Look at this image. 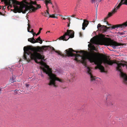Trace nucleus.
Here are the masks:
<instances>
[{"instance_id":"c756f323","label":"nucleus","mask_w":127,"mask_h":127,"mask_svg":"<svg viewBox=\"0 0 127 127\" xmlns=\"http://www.w3.org/2000/svg\"><path fill=\"white\" fill-rule=\"evenodd\" d=\"M32 34L33 36H34L35 35H36V33L35 32L34 33L33 32Z\"/></svg>"},{"instance_id":"5701e85b","label":"nucleus","mask_w":127,"mask_h":127,"mask_svg":"<svg viewBox=\"0 0 127 127\" xmlns=\"http://www.w3.org/2000/svg\"><path fill=\"white\" fill-rule=\"evenodd\" d=\"M6 7L5 6H3V7L2 10H4L6 9Z\"/></svg>"},{"instance_id":"7ed1b4c3","label":"nucleus","mask_w":127,"mask_h":127,"mask_svg":"<svg viewBox=\"0 0 127 127\" xmlns=\"http://www.w3.org/2000/svg\"><path fill=\"white\" fill-rule=\"evenodd\" d=\"M65 51H66L65 53L66 54V57L67 56L68 57L75 56V60L78 62H81L84 65H86V60L87 59V56L90 53H89L87 56H86L85 55L82 56L79 54H76L72 53V52H76V53H79L83 54L84 53V51H75L73 50L72 48H70L66 50Z\"/></svg>"},{"instance_id":"b1692460","label":"nucleus","mask_w":127,"mask_h":127,"mask_svg":"<svg viewBox=\"0 0 127 127\" xmlns=\"http://www.w3.org/2000/svg\"><path fill=\"white\" fill-rule=\"evenodd\" d=\"M25 85H26V86L27 88H28L29 86V84H26Z\"/></svg>"},{"instance_id":"a211bd4d","label":"nucleus","mask_w":127,"mask_h":127,"mask_svg":"<svg viewBox=\"0 0 127 127\" xmlns=\"http://www.w3.org/2000/svg\"><path fill=\"white\" fill-rule=\"evenodd\" d=\"M10 81L11 83H13L15 81V79L12 76L11 78L10 79Z\"/></svg>"},{"instance_id":"423d86ee","label":"nucleus","mask_w":127,"mask_h":127,"mask_svg":"<svg viewBox=\"0 0 127 127\" xmlns=\"http://www.w3.org/2000/svg\"><path fill=\"white\" fill-rule=\"evenodd\" d=\"M127 26V21L122 24L117 25H116L112 27H108L104 25H101L100 24H98L97 26V28L99 29H100L101 30L104 32L108 31V30L109 29L111 28V29H115L116 28H124L125 27Z\"/></svg>"},{"instance_id":"39448f33","label":"nucleus","mask_w":127,"mask_h":127,"mask_svg":"<svg viewBox=\"0 0 127 127\" xmlns=\"http://www.w3.org/2000/svg\"><path fill=\"white\" fill-rule=\"evenodd\" d=\"M95 43L96 44H103L107 45L112 46L114 48H115L116 46L123 45L122 44L118 43L109 38H101L98 41H95Z\"/></svg>"},{"instance_id":"2f4dec72","label":"nucleus","mask_w":127,"mask_h":127,"mask_svg":"<svg viewBox=\"0 0 127 127\" xmlns=\"http://www.w3.org/2000/svg\"><path fill=\"white\" fill-rule=\"evenodd\" d=\"M40 33L39 32H38L36 34V35H37L39 34Z\"/></svg>"},{"instance_id":"0eeeda50","label":"nucleus","mask_w":127,"mask_h":127,"mask_svg":"<svg viewBox=\"0 0 127 127\" xmlns=\"http://www.w3.org/2000/svg\"><path fill=\"white\" fill-rule=\"evenodd\" d=\"M119 2H120L118 5L117 6V5H116L114 7V9L112 10L111 12H109L106 17L104 18V22H106L107 24L108 25V22L107 21H106V20H107L109 17L112 16L113 14L116 12L117 10L120 8V6L122 5H126V3L124 0H118V2L117 5L118 4Z\"/></svg>"},{"instance_id":"cd10ccee","label":"nucleus","mask_w":127,"mask_h":127,"mask_svg":"<svg viewBox=\"0 0 127 127\" xmlns=\"http://www.w3.org/2000/svg\"><path fill=\"white\" fill-rule=\"evenodd\" d=\"M67 19L68 20H69V22H70V18H69V17H67Z\"/></svg>"},{"instance_id":"4468645a","label":"nucleus","mask_w":127,"mask_h":127,"mask_svg":"<svg viewBox=\"0 0 127 127\" xmlns=\"http://www.w3.org/2000/svg\"><path fill=\"white\" fill-rule=\"evenodd\" d=\"M121 74L122 77L123 78V82L124 83L127 84V76L126 74L122 72V70L121 72H120Z\"/></svg>"},{"instance_id":"f704fd0d","label":"nucleus","mask_w":127,"mask_h":127,"mask_svg":"<svg viewBox=\"0 0 127 127\" xmlns=\"http://www.w3.org/2000/svg\"><path fill=\"white\" fill-rule=\"evenodd\" d=\"M80 36H82V33L81 32H80Z\"/></svg>"},{"instance_id":"58836bf2","label":"nucleus","mask_w":127,"mask_h":127,"mask_svg":"<svg viewBox=\"0 0 127 127\" xmlns=\"http://www.w3.org/2000/svg\"><path fill=\"white\" fill-rule=\"evenodd\" d=\"M59 15L61 16H62V17H63V16L62 15Z\"/></svg>"},{"instance_id":"a18cd8bd","label":"nucleus","mask_w":127,"mask_h":127,"mask_svg":"<svg viewBox=\"0 0 127 127\" xmlns=\"http://www.w3.org/2000/svg\"><path fill=\"white\" fill-rule=\"evenodd\" d=\"M124 63H126V62H125V61H124Z\"/></svg>"},{"instance_id":"37998d69","label":"nucleus","mask_w":127,"mask_h":127,"mask_svg":"<svg viewBox=\"0 0 127 127\" xmlns=\"http://www.w3.org/2000/svg\"><path fill=\"white\" fill-rule=\"evenodd\" d=\"M50 32L49 31H47V32Z\"/></svg>"},{"instance_id":"c9c22d12","label":"nucleus","mask_w":127,"mask_h":127,"mask_svg":"<svg viewBox=\"0 0 127 127\" xmlns=\"http://www.w3.org/2000/svg\"><path fill=\"white\" fill-rule=\"evenodd\" d=\"M76 8H77V6H76L75 7V8L74 9L75 10H76Z\"/></svg>"},{"instance_id":"c03bdc74","label":"nucleus","mask_w":127,"mask_h":127,"mask_svg":"<svg viewBox=\"0 0 127 127\" xmlns=\"http://www.w3.org/2000/svg\"><path fill=\"white\" fill-rule=\"evenodd\" d=\"M1 89H0V92L1 91Z\"/></svg>"},{"instance_id":"20e7f679","label":"nucleus","mask_w":127,"mask_h":127,"mask_svg":"<svg viewBox=\"0 0 127 127\" xmlns=\"http://www.w3.org/2000/svg\"><path fill=\"white\" fill-rule=\"evenodd\" d=\"M42 69L43 71L47 74L49 76L48 79L50 81L48 85L49 86H53L54 87H57V85L56 84L55 82L56 80L61 82H63V80L57 77L55 75L52 73V69L49 68V66L46 65L44 68H43Z\"/></svg>"},{"instance_id":"79ce46f5","label":"nucleus","mask_w":127,"mask_h":127,"mask_svg":"<svg viewBox=\"0 0 127 127\" xmlns=\"http://www.w3.org/2000/svg\"><path fill=\"white\" fill-rule=\"evenodd\" d=\"M102 0H99V2H101Z\"/></svg>"},{"instance_id":"2eb2a0df","label":"nucleus","mask_w":127,"mask_h":127,"mask_svg":"<svg viewBox=\"0 0 127 127\" xmlns=\"http://www.w3.org/2000/svg\"><path fill=\"white\" fill-rule=\"evenodd\" d=\"M89 24V21L86 20H84V22L82 24V29L84 30L85 28L87 27Z\"/></svg>"},{"instance_id":"4c0bfd02","label":"nucleus","mask_w":127,"mask_h":127,"mask_svg":"<svg viewBox=\"0 0 127 127\" xmlns=\"http://www.w3.org/2000/svg\"><path fill=\"white\" fill-rule=\"evenodd\" d=\"M52 7L53 8L54 7V6L53 5V4H52Z\"/></svg>"},{"instance_id":"aec40b11","label":"nucleus","mask_w":127,"mask_h":127,"mask_svg":"<svg viewBox=\"0 0 127 127\" xmlns=\"http://www.w3.org/2000/svg\"><path fill=\"white\" fill-rule=\"evenodd\" d=\"M30 28V27H28L27 29H28V32H31L32 33H33V29H32L31 31H29V28Z\"/></svg>"},{"instance_id":"dca6fc26","label":"nucleus","mask_w":127,"mask_h":127,"mask_svg":"<svg viewBox=\"0 0 127 127\" xmlns=\"http://www.w3.org/2000/svg\"><path fill=\"white\" fill-rule=\"evenodd\" d=\"M12 0H11L12 1ZM1 1H4V3L6 5H9V6H10L11 7H12V5L11 4V1H10L11 0H1ZM13 4V3H12ZM13 7H14L13 6Z\"/></svg>"},{"instance_id":"f3484780","label":"nucleus","mask_w":127,"mask_h":127,"mask_svg":"<svg viewBox=\"0 0 127 127\" xmlns=\"http://www.w3.org/2000/svg\"><path fill=\"white\" fill-rule=\"evenodd\" d=\"M88 47L89 48H91L92 50L96 51V48L94 45H92L91 44H89L88 45Z\"/></svg>"},{"instance_id":"f257e3e1","label":"nucleus","mask_w":127,"mask_h":127,"mask_svg":"<svg viewBox=\"0 0 127 127\" xmlns=\"http://www.w3.org/2000/svg\"><path fill=\"white\" fill-rule=\"evenodd\" d=\"M103 56L102 54L97 53H89L87 57V58L91 63H94L95 64L97 65L95 67V69H99L101 72H105L104 68L101 64L102 63L105 65H112L113 64H116L117 65L116 67L117 70L120 72L122 71V66H126L127 65L126 64H123L121 63V61H116V60H112L110 59L106 58L102 59L101 56Z\"/></svg>"},{"instance_id":"9b49d317","label":"nucleus","mask_w":127,"mask_h":127,"mask_svg":"<svg viewBox=\"0 0 127 127\" xmlns=\"http://www.w3.org/2000/svg\"><path fill=\"white\" fill-rule=\"evenodd\" d=\"M87 72L89 74L90 77L91 81V82H94L96 81V77L95 76H94L91 73V70L90 68L88 67H87Z\"/></svg>"},{"instance_id":"a878e982","label":"nucleus","mask_w":127,"mask_h":127,"mask_svg":"<svg viewBox=\"0 0 127 127\" xmlns=\"http://www.w3.org/2000/svg\"><path fill=\"white\" fill-rule=\"evenodd\" d=\"M64 17H65L63 18V19L64 20H65L66 19H67V17H66V16H65Z\"/></svg>"},{"instance_id":"7c9ffc66","label":"nucleus","mask_w":127,"mask_h":127,"mask_svg":"<svg viewBox=\"0 0 127 127\" xmlns=\"http://www.w3.org/2000/svg\"><path fill=\"white\" fill-rule=\"evenodd\" d=\"M70 22H69V24H68L67 25V27H69L70 26Z\"/></svg>"},{"instance_id":"ea45409f","label":"nucleus","mask_w":127,"mask_h":127,"mask_svg":"<svg viewBox=\"0 0 127 127\" xmlns=\"http://www.w3.org/2000/svg\"><path fill=\"white\" fill-rule=\"evenodd\" d=\"M38 32H39V33H40L41 32V31H39Z\"/></svg>"},{"instance_id":"f8f14e48","label":"nucleus","mask_w":127,"mask_h":127,"mask_svg":"<svg viewBox=\"0 0 127 127\" xmlns=\"http://www.w3.org/2000/svg\"><path fill=\"white\" fill-rule=\"evenodd\" d=\"M106 97L105 105L107 106H110L112 105L114 103L112 100L109 98V96H107Z\"/></svg>"},{"instance_id":"4be33fe9","label":"nucleus","mask_w":127,"mask_h":127,"mask_svg":"<svg viewBox=\"0 0 127 127\" xmlns=\"http://www.w3.org/2000/svg\"><path fill=\"white\" fill-rule=\"evenodd\" d=\"M90 0L91 3H92L93 2H95L97 1V0Z\"/></svg>"},{"instance_id":"6e6552de","label":"nucleus","mask_w":127,"mask_h":127,"mask_svg":"<svg viewBox=\"0 0 127 127\" xmlns=\"http://www.w3.org/2000/svg\"><path fill=\"white\" fill-rule=\"evenodd\" d=\"M74 32L72 30H68L62 36L60 37L59 39L60 40L67 41L70 38H72L74 36Z\"/></svg>"},{"instance_id":"72a5a7b5","label":"nucleus","mask_w":127,"mask_h":127,"mask_svg":"<svg viewBox=\"0 0 127 127\" xmlns=\"http://www.w3.org/2000/svg\"><path fill=\"white\" fill-rule=\"evenodd\" d=\"M42 30V28H40L39 29V31H41Z\"/></svg>"},{"instance_id":"473e14b6","label":"nucleus","mask_w":127,"mask_h":127,"mask_svg":"<svg viewBox=\"0 0 127 127\" xmlns=\"http://www.w3.org/2000/svg\"><path fill=\"white\" fill-rule=\"evenodd\" d=\"M42 30V28H40L39 29V31H41Z\"/></svg>"},{"instance_id":"1a4fd4ad","label":"nucleus","mask_w":127,"mask_h":127,"mask_svg":"<svg viewBox=\"0 0 127 127\" xmlns=\"http://www.w3.org/2000/svg\"><path fill=\"white\" fill-rule=\"evenodd\" d=\"M44 2L47 9L44 12H42L41 14L43 16L46 17H49L50 14L49 13V9L48 5V4H52V3L51 2V0H45Z\"/></svg>"},{"instance_id":"f03ea898","label":"nucleus","mask_w":127,"mask_h":127,"mask_svg":"<svg viewBox=\"0 0 127 127\" xmlns=\"http://www.w3.org/2000/svg\"><path fill=\"white\" fill-rule=\"evenodd\" d=\"M49 46H43L41 47L37 46L31 49V51L28 50V48L25 46L24 48V54L23 57L24 59L28 62L30 61V58L34 60L35 62L38 63L37 60H44V57L38 52H43V50H46L49 48Z\"/></svg>"},{"instance_id":"a19ab883","label":"nucleus","mask_w":127,"mask_h":127,"mask_svg":"<svg viewBox=\"0 0 127 127\" xmlns=\"http://www.w3.org/2000/svg\"><path fill=\"white\" fill-rule=\"evenodd\" d=\"M1 7L0 6V9L1 8Z\"/></svg>"},{"instance_id":"c85d7f7f","label":"nucleus","mask_w":127,"mask_h":127,"mask_svg":"<svg viewBox=\"0 0 127 127\" xmlns=\"http://www.w3.org/2000/svg\"><path fill=\"white\" fill-rule=\"evenodd\" d=\"M28 27H30V28H29V31H30V28H31L30 25L29 24H28Z\"/></svg>"},{"instance_id":"9d476101","label":"nucleus","mask_w":127,"mask_h":127,"mask_svg":"<svg viewBox=\"0 0 127 127\" xmlns=\"http://www.w3.org/2000/svg\"><path fill=\"white\" fill-rule=\"evenodd\" d=\"M35 40L34 38L33 37L32 38H30L28 39V41L32 43L38 42L41 44L42 43V41L40 38V37H38Z\"/></svg>"},{"instance_id":"6ab92c4d","label":"nucleus","mask_w":127,"mask_h":127,"mask_svg":"<svg viewBox=\"0 0 127 127\" xmlns=\"http://www.w3.org/2000/svg\"><path fill=\"white\" fill-rule=\"evenodd\" d=\"M49 18L51 17L53 18H58L57 17V16H55V15L54 14H53L52 15H51L50 14V16H49Z\"/></svg>"},{"instance_id":"ddd939ff","label":"nucleus","mask_w":127,"mask_h":127,"mask_svg":"<svg viewBox=\"0 0 127 127\" xmlns=\"http://www.w3.org/2000/svg\"><path fill=\"white\" fill-rule=\"evenodd\" d=\"M50 49H51L52 50L54 51H55V52L57 53L58 54L61 55V56H63V57H66V54H62L61 52L60 51H57L55 50V49L52 46H50L49 47Z\"/></svg>"},{"instance_id":"412c9836","label":"nucleus","mask_w":127,"mask_h":127,"mask_svg":"<svg viewBox=\"0 0 127 127\" xmlns=\"http://www.w3.org/2000/svg\"><path fill=\"white\" fill-rule=\"evenodd\" d=\"M19 91V90H16L14 91V94L15 95L17 94H18V92Z\"/></svg>"},{"instance_id":"e433bc0d","label":"nucleus","mask_w":127,"mask_h":127,"mask_svg":"<svg viewBox=\"0 0 127 127\" xmlns=\"http://www.w3.org/2000/svg\"><path fill=\"white\" fill-rule=\"evenodd\" d=\"M41 77H43V75L42 74H41Z\"/></svg>"},{"instance_id":"393cba45","label":"nucleus","mask_w":127,"mask_h":127,"mask_svg":"<svg viewBox=\"0 0 127 127\" xmlns=\"http://www.w3.org/2000/svg\"><path fill=\"white\" fill-rule=\"evenodd\" d=\"M75 16H76L75 14H73V15H71L70 16L71 17H74Z\"/></svg>"},{"instance_id":"bb28decb","label":"nucleus","mask_w":127,"mask_h":127,"mask_svg":"<svg viewBox=\"0 0 127 127\" xmlns=\"http://www.w3.org/2000/svg\"><path fill=\"white\" fill-rule=\"evenodd\" d=\"M126 3V5H127V0H124Z\"/></svg>"}]
</instances>
